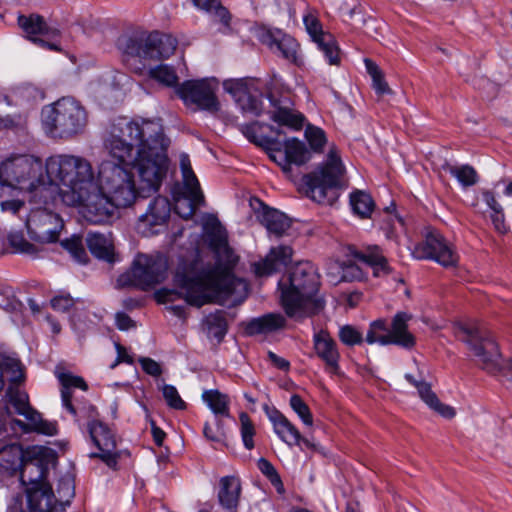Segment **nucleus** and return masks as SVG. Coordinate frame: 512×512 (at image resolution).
Instances as JSON below:
<instances>
[{"instance_id":"nucleus-1","label":"nucleus","mask_w":512,"mask_h":512,"mask_svg":"<svg viewBox=\"0 0 512 512\" xmlns=\"http://www.w3.org/2000/svg\"><path fill=\"white\" fill-rule=\"evenodd\" d=\"M168 143L162 125L154 120L113 121L104 139V148L113 160H103L91 193L100 194L109 204L104 215L84 216L93 224L108 222L115 208L131 206L139 195L157 192L168 171Z\"/></svg>"},{"instance_id":"nucleus-2","label":"nucleus","mask_w":512,"mask_h":512,"mask_svg":"<svg viewBox=\"0 0 512 512\" xmlns=\"http://www.w3.org/2000/svg\"><path fill=\"white\" fill-rule=\"evenodd\" d=\"M178 289L161 288L154 293L158 303L165 304L184 298L187 304L202 307L208 303L223 304L230 300L241 303L247 296L246 281L236 278L220 264L204 265L197 250L189 260L180 262L174 275Z\"/></svg>"},{"instance_id":"nucleus-3","label":"nucleus","mask_w":512,"mask_h":512,"mask_svg":"<svg viewBox=\"0 0 512 512\" xmlns=\"http://www.w3.org/2000/svg\"><path fill=\"white\" fill-rule=\"evenodd\" d=\"M47 185L52 186L61 201L67 206L80 207L84 216L92 219L104 215L110 207L100 194H90L93 189L94 171L89 160L84 157L57 154L45 161Z\"/></svg>"},{"instance_id":"nucleus-4","label":"nucleus","mask_w":512,"mask_h":512,"mask_svg":"<svg viewBox=\"0 0 512 512\" xmlns=\"http://www.w3.org/2000/svg\"><path fill=\"white\" fill-rule=\"evenodd\" d=\"M0 186L27 195L30 204H47L55 191L47 185L45 163L31 154H11L0 162Z\"/></svg>"},{"instance_id":"nucleus-5","label":"nucleus","mask_w":512,"mask_h":512,"mask_svg":"<svg viewBox=\"0 0 512 512\" xmlns=\"http://www.w3.org/2000/svg\"><path fill=\"white\" fill-rule=\"evenodd\" d=\"M319 275L309 261L297 263L287 277L279 281L281 305L290 318L300 319L316 314L324 307L317 296Z\"/></svg>"},{"instance_id":"nucleus-6","label":"nucleus","mask_w":512,"mask_h":512,"mask_svg":"<svg viewBox=\"0 0 512 512\" xmlns=\"http://www.w3.org/2000/svg\"><path fill=\"white\" fill-rule=\"evenodd\" d=\"M46 135L53 139H70L82 133L87 124L84 107L70 97H63L41 110Z\"/></svg>"},{"instance_id":"nucleus-7","label":"nucleus","mask_w":512,"mask_h":512,"mask_svg":"<svg viewBox=\"0 0 512 512\" xmlns=\"http://www.w3.org/2000/svg\"><path fill=\"white\" fill-rule=\"evenodd\" d=\"M345 168L335 148L330 149L326 161L313 172L302 178V186L307 197L318 203L331 204L335 189L341 185Z\"/></svg>"},{"instance_id":"nucleus-8","label":"nucleus","mask_w":512,"mask_h":512,"mask_svg":"<svg viewBox=\"0 0 512 512\" xmlns=\"http://www.w3.org/2000/svg\"><path fill=\"white\" fill-rule=\"evenodd\" d=\"M455 336L464 342L470 357L482 369L489 373L501 370V353L491 332L479 324H458Z\"/></svg>"},{"instance_id":"nucleus-9","label":"nucleus","mask_w":512,"mask_h":512,"mask_svg":"<svg viewBox=\"0 0 512 512\" xmlns=\"http://www.w3.org/2000/svg\"><path fill=\"white\" fill-rule=\"evenodd\" d=\"M177 44L175 37L158 31L135 32L118 40V46L123 53L145 60L169 58L174 54Z\"/></svg>"},{"instance_id":"nucleus-10","label":"nucleus","mask_w":512,"mask_h":512,"mask_svg":"<svg viewBox=\"0 0 512 512\" xmlns=\"http://www.w3.org/2000/svg\"><path fill=\"white\" fill-rule=\"evenodd\" d=\"M168 261L162 254H139L129 272L117 279L118 287L135 286L147 290L167 278Z\"/></svg>"},{"instance_id":"nucleus-11","label":"nucleus","mask_w":512,"mask_h":512,"mask_svg":"<svg viewBox=\"0 0 512 512\" xmlns=\"http://www.w3.org/2000/svg\"><path fill=\"white\" fill-rule=\"evenodd\" d=\"M412 316L406 312H398L392 319L390 328L384 319H377L370 323L365 341L381 346L397 345L405 349H412L416 339L408 330V322Z\"/></svg>"},{"instance_id":"nucleus-12","label":"nucleus","mask_w":512,"mask_h":512,"mask_svg":"<svg viewBox=\"0 0 512 512\" xmlns=\"http://www.w3.org/2000/svg\"><path fill=\"white\" fill-rule=\"evenodd\" d=\"M54 201L55 196L52 194V199L47 204H32L34 207L27 217L26 227L30 238L37 243L57 242L64 228L62 218L46 208Z\"/></svg>"},{"instance_id":"nucleus-13","label":"nucleus","mask_w":512,"mask_h":512,"mask_svg":"<svg viewBox=\"0 0 512 512\" xmlns=\"http://www.w3.org/2000/svg\"><path fill=\"white\" fill-rule=\"evenodd\" d=\"M31 455H36V449L27 451L20 466V481L26 486V491L30 501L33 499L45 500V508L41 510H49L52 507L54 494L51 486L45 482L47 474V466L39 459H34Z\"/></svg>"},{"instance_id":"nucleus-14","label":"nucleus","mask_w":512,"mask_h":512,"mask_svg":"<svg viewBox=\"0 0 512 512\" xmlns=\"http://www.w3.org/2000/svg\"><path fill=\"white\" fill-rule=\"evenodd\" d=\"M217 90L218 81L215 78H205L184 81L177 87L176 94L188 108L216 113L220 109Z\"/></svg>"},{"instance_id":"nucleus-15","label":"nucleus","mask_w":512,"mask_h":512,"mask_svg":"<svg viewBox=\"0 0 512 512\" xmlns=\"http://www.w3.org/2000/svg\"><path fill=\"white\" fill-rule=\"evenodd\" d=\"M56 377L61 384V400L63 407L80 422L82 419L90 421H100L95 406L86 402H73V388H79L83 391L88 389L84 379L73 375L70 372H56Z\"/></svg>"},{"instance_id":"nucleus-16","label":"nucleus","mask_w":512,"mask_h":512,"mask_svg":"<svg viewBox=\"0 0 512 512\" xmlns=\"http://www.w3.org/2000/svg\"><path fill=\"white\" fill-rule=\"evenodd\" d=\"M412 255L418 260H434L444 267L455 266L458 256L452 246L436 230H428L424 240L415 245Z\"/></svg>"},{"instance_id":"nucleus-17","label":"nucleus","mask_w":512,"mask_h":512,"mask_svg":"<svg viewBox=\"0 0 512 512\" xmlns=\"http://www.w3.org/2000/svg\"><path fill=\"white\" fill-rule=\"evenodd\" d=\"M229 93L243 112L258 116L262 112L261 92L253 79H229L223 82Z\"/></svg>"},{"instance_id":"nucleus-18","label":"nucleus","mask_w":512,"mask_h":512,"mask_svg":"<svg viewBox=\"0 0 512 512\" xmlns=\"http://www.w3.org/2000/svg\"><path fill=\"white\" fill-rule=\"evenodd\" d=\"M87 430L91 440L100 450V454L91 453L90 457L101 458L109 467L115 468L118 462L116 439L112 430L102 421H90Z\"/></svg>"},{"instance_id":"nucleus-19","label":"nucleus","mask_w":512,"mask_h":512,"mask_svg":"<svg viewBox=\"0 0 512 512\" xmlns=\"http://www.w3.org/2000/svg\"><path fill=\"white\" fill-rule=\"evenodd\" d=\"M171 204L166 197L157 196L148 205L146 212L139 218V229L145 236L158 233L156 227H162L170 217Z\"/></svg>"},{"instance_id":"nucleus-20","label":"nucleus","mask_w":512,"mask_h":512,"mask_svg":"<svg viewBox=\"0 0 512 512\" xmlns=\"http://www.w3.org/2000/svg\"><path fill=\"white\" fill-rule=\"evenodd\" d=\"M303 21L307 32L318 45V48L323 52L327 62L330 65H339V48L333 36L323 32L321 23L311 14L304 16Z\"/></svg>"},{"instance_id":"nucleus-21","label":"nucleus","mask_w":512,"mask_h":512,"mask_svg":"<svg viewBox=\"0 0 512 512\" xmlns=\"http://www.w3.org/2000/svg\"><path fill=\"white\" fill-rule=\"evenodd\" d=\"M268 98L273 108L270 111L273 121L296 130L302 128L304 117L293 110V102L289 94L276 97L274 93H270Z\"/></svg>"},{"instance_id":"nucleus-22","label":"nucleus","mask_w":512,"mask_h":512,"mask_svg":"<svg viewBox=\"0 0 512 512\" xmlns=\"http://www.w3.org/2000/svg\"><path fill=\"white\" fill-rule=\"evenodd\" d=\"M313 348L324 362L325 370L332 374L339 371L340 353L335 339L326 330H320L313 336Z\"/></svg>"},{"instance_id":"nucleus-23","label":"nucleus","mask_w":512,"mask_h":512,"mask_svg":"<svg viewBox=\"0 0 512 512\" xmlns=\"http://www.w3.org/2000/svg\"><path fill=\"white\" fill-rule=\"evenodd\" d=\"M267 416L273 424L274 432L278 437L287 445H299L303 443L307 448H314V444L307 438H303L299 430L276 409L270 410L268 406L265 407Z\"/></svg>"},{"instance_id":"nucleus-24","label":"nucleus","mask_w":512,"mask_h":512,"mask_svg":"<svg viewBox=\"0 0 512 512\" xmlns=\"http://www.w3.org/2000/svg\"><path fill=\"white\" fill-rule=\"evenodd\" d=\"M292 248L280 245L270 249L267 256L253 264V271L258 277H267L287 266L292 260Z\"/></svg>"},{"instance_id":"nucleus-25","label":"nucleus","mask_w":512,"mask_h":512,"mask_svg":"<svg viewBox=\"0 0 512 512\" xmlns=\"http://www.w3.org/2000/svg\"><path fill=\"white\" fill-rule=\"evenodd\" d=\"M18 24L34 43L43 47H48L50 50H58V47L55 44L35 37L36 35H42L53 38L59 34V30L48 26L43 17L39 15H30L28 17L21 15L18 17Z\"/></svg>"},{"instance_id":"nucleus-26","label":"nucleus","mask_w":512,"mask_h":512,"mask_svg":"<svg viewBox=\"0 0 512 512\" xmlns=\"http://www.w3.org/2000/svg\"><path fill=\"white\" fill-rule=\"evenodd\" d=\"M209 245L216 254L219 261L226 264L234 263V255L228 245L227 231L216 218L207 222Z\"/></svg>"},{"instance_id":"nucleus-27","label":"nucleus","mask_w":512,"mask_h":512,"mask_svg":"<svg viewBox=\"0 0 512 512\" xmlns=\"http://www.w3.org/2000/svg\"><path fill=\"white\" fill-rule=\"evenodd\" d=\"M348 254L358 261L368 264L373 268L374 276L388 275L391 268L387 258L383 255L379 246H368L364 250H358L354 246L348 248Z\"/></svg>"},{"instance_id":"nucleus-28","label":"nucleus","mask_w":512,"mask_h":512,"mask_svg":"<svg viewBox=\"0 0 512 512\" xmlns=\"http://www.w3.org/2000/svg\"><path fill=\"white\" fill-rule=\"evenodd\" d=\"M241 490V482L238 477L231 475L220 478L217 494L220 506L227 512H237Z\"/></svg>"},{"instance_id":"nucleus-29","label":"nucleus","mask_w":512,"mask_h":512,"mask_svg":"<svg viewBox=\"0 0 512 512\" xmlns=\"http://www.w3.org/2000/svg\"><path fill=\"white\" fill-rule=\"evenodd\" d=\"M405 379L417 388L420 398L434 411L445 418H452L455 411L452 407L441 403L437 395L431 390L429 383L421 379H416L412 374H405Z\"/></svg>"},{"instance_id":"nucleus-30","label":"nucleus","mask_w":512,"mask_h":512,"mask_svg":"<svg viewBox=\"0 0 512 512\" xmlns=\"http://www.w3.org/2000/svg\"><path fill=\"white\" fill-rule=\"evenodd\" d=\"M286 319L279 313H268L261 317L253 318L245 324L248 335L268 334L282 329Z\"/></svg>"},{"instance_id":"nucleus-31","label":"nucleus","mask_w":512,"mask_h":512,"mask_svg":"<svg viewBox=\"0 0 512 512\" xmlns=\"http://www.w3.org/2000/svg\"><path fill=\"white\" fill-rule=\"evenodd\" d=\"M44 97L45 94L40 88L30 83H23L15 87L7 99L9 103H14L29 110L41 102Z\"/></svg>"},{"instance_id":"nucleus-32","label":"nucleus","mask_w":512,"mask_h":512,"mask_svg":"<svg viewBox=\"0 0 512 512\" xmlns=\"http://www.w3.org/2000/svg\"><path fill=\"white\" fill-rule=\"evenodd\" d=\"M184 195L175 201L174 211L183 219H190L196 208L204 203V195L199 188L184 187Z\"/></svg>"},{"instance_id":"nucleus-33","label":"nucleus","mask_w":512,"mask_h":512,"mask_svg":"<svg viewBox=\"0 0 512 512\" xmlns=\"http://www.w3.org/2000/svg\"><path fill=\"white\" fill-rule=\"evenodd\" d=\"M86 243L94 256L108 262L113 261L114 247L112 240L108 236L97 232H89L86 237Z\"/></svg>"},{"instance_id":"nucleus-34","label":"nucleus","mask_w":512,"mask_h":512,"mask_svg":"<svg viewBox=\"0 0 512 512\" xmlns=\"http://www.w3.org/2000/svg\"><path fill=\"white\" fill-rule=\"evenodd\" d=\"M261 40L271 49L280 52L285 59L296 63L299 45L292 37L283 36L281 39L277 40L270 32H265L262 34Z\"/></svg>"},{"instance_id":"nucleus-35","label":"nucleus","mask_w":512,"mask_h":512,"mask_svg":"<svg viewBox=\"0 0 512 512\" xmlns=\"http://www.w3.org/2000/svg\"><path fill=\"white\" fill-rule=\"evenodd\" d=\"M20 415L24 416L28 423H24L21 420H15V424L22 428L24 432L36 431L46 435H53L56 432V428L53 424L44 421L36 410L29 407L25 410V413Z\"/></svg>"},{"instance_id":"nucleus-36","label":"nucleus","mask_w":512,"mask_h":512,"mask_svg":"<svg viewBox=\"0 0 512 512\" xmlns=\"http://www.w3.org/2000/svg\"><path fill=\"white\" fill-rule=\"evenodd\" d=\"M261 222L268 232L274 234L276 237L284 235L291 225L290 220L285 214L271 208L264 209Z\"/></svg>"},{"instance_id":"nucleus-37","label":"nucleus","mask_w":512,"mask_h":512,"mask_svg":"<svg viewBox=\"0 0 512 512\" xmlns=\"http://www.w3.org/2000/svg\"><path fill=\"white\" fill-rule=\"evenodd\" d=\"M26 455L27 452H24L19 444L5 445L0 448V467L14 473L20 468Z\"/></svg>"},{"instance_id":"nucleus-38","label":"nucleus","mask_w":512,"mask_h":512,"mask_svg":"<svg viewBox=\"0 0 512 512\" xmlns=\"http://www.w3.org/2000/svg\"><path fill=\"white\" fill-rule=\"evenodd\" d=\"M4 375L14 384L23 381L24 373L21 362L13 357L0 356V392L4 388Z\"/></svg>"},{"instance_id":"nucleus-39","label":"nucleus","mask_w":512,"mask_h":512,"mask_svg":"<svg viewBox=\"0 0 512 512\" xmlns=\"http://www.w3.org/2000/svg\"><path fill=\"white\" fill-rule=\"evenodd\" d=\"M202 399L216 416H230L228 395L216 389L205 390L202 393Z\"/></svg>"},{"instance_id":"nucleus-40","label":"nucleus","mask_w":512,"mask_h":512,"mask_svg":"<svg viewBox=\"0 0 512 512\" xmlns=\"http://www.w3.org/2000/svg\"><path fill=\"white\" fill-rule=\"evenodd\" d=\"M284 151L287 155V161L290 166L292 164L301 166L311 158V153L305 144L296 138L287 139L285 141Z\"/></svg>"},{"instance_id":"nucleus-41","label":"nucleus","mask_w":512,"mask_h":512,"mask_svg":"<svg viewBox=\"0 0 512 512\" xmlns=\"http://www.w3.org/2000/svg\"><path fill=\"white\" fill-rule=\"evenodd\" d=\"M350 205L353 212L361 218L370 217L375 207L370 194L361 190H356L350 194Z\"/></svg>"},{"instance_id":"nucleus-42","label":"nucleus","mask_w":512,"mask_h":512,"mask_svg":"<svg viewBox=\"0 0 512 512\" xmlns=\"http://www.w3.org/2000/svg\"><path fill=\"white\" fill-rule=\"evenodd\" d=\"M192 2L197 8L212 13L225 27L229 26L230 14L228 10L220 4L219 0H192Z\"/></svg>"},{"instance_id":"nucleus-43","label":"nucleus","mask_w":512,"mask_h":512,"mask_svg":"<svg viewBox=\"0 0 512 512\" xmlns=\"http://www.w3.org/2000/svg\"><path fill=\"white\" fill-rule=\"evenodd\" d=\"M447 171L455 177L463 187L473 186L478 182V174L470 165H449Z\"/></svg>"},{"instance_id":"nucleus-44","label":"nucleus","mask_w":512,"mask_h":512,"mask_svg":"<svg viewBox=\"0 0 512 512\" xmlns=\"http://www.w3.org/2000/svg\"><path fill=\"white\" fill-rule=\"evenodd\" d=\"M151 78L168 87H178V76L175 70L168 65H158L149 71Z\"/></svg>"},{"instance_id":"nucleus-45","label":"nucleus","mask_w":512,"mask_h":512,"mask_svg":"<svg viewBox=\"0 0 512 512\" xmlns=\"http://www.w3.org/2000/svg\"><path fill=\"white\" fill-rule=\"evenodd\" d=\"M365 66L367 72L372 78V85L375 91L381 95L390 94L391 89L389 88L388 83L385 81L384 75L378 65L370 59H365Z\"/></svg>"},{"instance_id":"nucleus-46","label":"nucleus","mask_w":512,"mask_h":512,"mask_svg":"<svg viewBox=\"0 0 512 512\" xmlns=\"http://www.w3.org/2000/svg\"><path fill=\"white\" fill-rule=\"evenodd\" d=\"M61 246L67 250L78 263L86 262L87 254L80 236L73 235L71 238L63 240Z\"/></svg>"},{"instance_id":"nucleus-47","label":"nucleus","mask_w":512,"mask_h":512,"mask_svg":"<svg viewBox=\"0 0 512 512\" xmlns=\"http://www.w3.org/2000/svg\"><path fill=\"white\" fill-rule=\"evenodd\" d=\"M338 338L346 346L360 345L365 341L363 333L349 324L339 327Z\"/></svg>"},{"instance_id":"nucleus-48","label":"nucleus","mask_w":512,"mask_h":512,"mask_svg":"<svg viewBox=\"0 0 512 512\" xmlns=\"http://www.w3.org/2000/svg\"><path fill=\"white\" fill-rule=\"evenodd\" d=\"M8 241L15 252L34 256L39 251L36 245L28 242L25 237L18 232L10 233L8 236Z\"/></svg>"},{"instance_id":"nucleus-49","label":"nucleus","mask_w":512,"mask_h":512,"mask_svg":"<svg viewBox=\"0 0 512 512\" xmlns=\"http://www.w3.org/2000/svg\"><path fill=\"white\" fill-rule=\"evenodd\" d=\"M239 420L241 423V437L243 440V444L246 449L251 450L254 447V435H255V428L254 425L248 416L247 413L242 412L239 415Z\"/></svg>"},{"instance_id":"nucleus-50","label":"nucleus","mask_w":512,"mask_h":512,"mask_svg":"<svg viewBox=\"0 0 512 512\" xmlns=\"http://www.w3.org/2000/svg\"><path fill=\"white\" fill-rule=\"evenodd\" d=\"M180 168H181V172H182L183 186L184 187H193L194 189L199 188L200 187L199 181H198L195 173L192 170L190 158L187 154H181Z\"/></svg>"},{"instance_id":"nucleus-51","label":"nucleus","mask_w":512,"mask_h":512,"mask_svg":"<svg viewBox=\"0 0 512 512\" xmlns=\"http://www.w3.org/2000/svg\"><path fill=\"white\" fill-rule=\"evenodd\" d=\"M290 406L305 425L311 426L313 424L310 409L299 395L295 394L291 396Z\"/></svg>"},{"instance_id":"nucleus-52","label":"nucleus","mask_w":512,"mask_h":512,"mask_svg":"<svg viewBox=\"0 0 512 512\" xmlns=\"http://www.w3.org/2000/svg\"><path fill=\"white\" fill-rule=\"evenodd\" d=\"M6 397H8L9 402L15 408L17 414L25 413L29 407L28 395L19 389H14L9 387L6 393Z\"/></svg>"},{"instance_id":"nucleus-53","label":"nucleus","mask_w":512,"mask_h":512,"mask_svg":"<svg viewBox=\"0 0 512 512\" xmlns=\"http://www.w3.org/2000/svg\"><path fill=\"white\" fill-rule=\"evenodd\" d=\"M305 137L311 149L316 152H320L326 143V136L324 131L312 125H308L306 127Z\"/></svg>"},{"instance_id":"nucleus-54","label":"nucleus","mask_w":512,"mask_h":512,"mask_svg":"<svg viewBox=\"0 0 512 512\" xmlns=\"http://www.w3.org/2000/svg\"><path fill=\"white\" fill-rule=\"evenodd\" d=\"M162 394L170 408L176 410H184L186 408V403L180 397L176 387L169 384H164L162 386Z\"/></svg>"},{"instance_id":"nucleus-55","label":"nucleus","mask_w":512,"mask_h":512,"mask_svg":"<svg viewBox=\"0 0 512 512\" xmlns=\"http://www.w3.org/2000/svg\"><path fill=\"white\" fill-rule=\"evenodd\" d=\"M258 469L270 480V482L279 488H283V484L275 467L265 458H260L257 462Z\"/></svg>"},{"instance_id":"nucleus-56","label":"nucleus","mask_w":512,"mask_h":512,"mask_svg":"<svg viewBox=\"0 0 512 512\" xmlns=\"http://www.w3.org/2000/svg\"><path fill=\"white\" fill-rule=\"evenodd\" d=\"M22 198H12L2 200L0 202V209L4 213H10L12 215L18 214L24 207L26 201H28L27 195H22Z\"/></svg>"},{"instance_id":"nucleus-57","label":"nucleus","mask_w":512,"mask_h":512,"mask_svg":"<svg viewBox=\"0 0 512 512\" xmlns=\"http://www.w3.org/2000/svg\"><path fill=\"white\" fill-rule=\"evenodd\" d=\"M58 500L62 503H68L74 497V484L70 477L62 478L57 488Z\"/></svg>"},{"instance_id":"nucleus-58","label":"nucleus","mask_w":512,"mask_h":512,"mask_svg":"<svg viewBox=\"0 0 512 512\" xmlns=\"http://www.w3.org/2000/svg\"><path fill=\"white\" fill-rule=\"evenodd\" d=\"M269 157L282 168L285 174L289 175L291 173L292 167L287 161V155L284 150L281 148H271L269 149Z\"/></svg>"},{"instance_id":"nucleus-59","label":"nucleus","mask_w":512,"mask_h":512,"mask_svg":"<svg viewBox=\"0 0 512 512\" xmlns=\"http://www.w3.org/2000/svg\"><path fill=\"white\" fill-rule=\"evenodd\" d=\"M139 363L141 364L144 372L148 375L158 377L162 374V368L160 364L149 357H140Z\"/></svg>"},{"instance_id":"nucleus-60","label":"nucleus","mask_w":512,"mask_h":512,"mask_svg":"<svg viewBox=\"0 0 512 512\" xmlns=\"http://www.w3.org/2000/svg\"><path fill=\"white\" fill-rule=\"evenodd\" d=\"M27 119V111L14 115H6L0 118L1 124L6 128H15L22 126Z\"/></svg>"},{"instance_id":"nucleus-61","label":"nucleus","mask_w":512,"mask_h":512,"mask_svg":"<svg viewBox=\"0 0 512 512\" xmlns=\"http://www.w3.org/2000/svg\"><path fill=\"white\" fill-rule=\"evenodd\" d=\"M206 320L210 327H217L221 332L225 333L226 319L222 310L209 314Z\"/></svg>"},{"instance_id":"nucleus-62","label":"nucleus","mask_w":512,"mask_h":512,"mask_svg":"<svg viewBox=\"0 0 512 512\" xmlns=\"http://www.w3.org/2000/svg\"><path fill=\"white\" fill-rule=\"evenodd\" d=\"M74 305L73 299L69 295L56 296L51 300V306L54 310L66 312Z\"/></svg>"},{"instance_id":"nucleus-63","label":"nucleus","mask_w":512,"mask_h":512,"mask_svg":"<svg viewBox=\"0 0 512 512\" xmlns=\"http://www.w3.org/2000/svg\"><path fill=\"white\" fill-rule=\"evenodd\" d=\"M491 221L494 225V228L499 233H505L506 232V226H505V217L503 213V208L499 209L497 211H493L490 215Z\"/></svg>"},{"instance_id":"nucleus-64","label":"nucleus","mask_w":512,"mask_h":512,"mask_svg":"<svg viewBox=\"0 0 512 512\" xmlns=\"http://www.w3.org/2000/svg\"><path fill=\"white\" fill-rule=\"evenodd\" d=\"M115 318L116 325L120 330H128L135 326L134 321L126 313L119 312Z\"/></svg>"}]
</instances>
